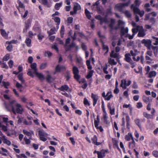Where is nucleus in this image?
I'll return each mask as SVG.
<instances>
[{
  "label": "nucleus",
  "mask_w": 158,
  "mask_h": 158,
  "mask_svg": "<svg viewBox=\"0 0 158 158\" xmlns=\"http://www.w3.org/2000/svg\"><path fill=\"white\" fill-rule=\"evenodd\" d=\"M6 108L8 111H12L15 114L16 113L21 114L23 112L21 105L17 103L15 100L10 101L9 104L6 106Z\"/></svg>",
  "instance_id": "nucleus-1"
},
{
  "label": "nucleus",
  "mask_w": 158,
  "mask_h": 158,
  "mask_svg": "<svg viewBox=\"0 0 158 158\" xmlns=\"http://www.w3.org/2000/svg\"><path fill=\"white\" fill-rule=\"evenodd\" d=\"M141 3V2L139 0H135V5L132 4L131 6V9L133 10L134 14L135 15V19L136 22H137L139 21V18L137 15H139L140 17H142L144 15V11L143 10L141 11L137 7L139 6Z\"/></svg>",
  "instance_id": "nucleus-2"
},
{
  "label": "nucleus",
  "mask_w": 158,
  "mask_h": 158,
  "mask_svg": "<svg viewBox=\"0 0 158 158\" xmlns=\"http://www.w3.org/2000/svg\"><path fill=\"white\" fill-rule=\"evenodd\" d=\"M157 15V13L155 11L146 14L144 20L145 21L149 20L150 23L153 24L156 22V19L154 17L156 16Z\"/></svg>",
  "instance_id": "nucleus-3"
},
{
  "label": "nucleus",
  "mask_w": 158,
  "mask_h": 158,
  "mask_svg": "<svg viewBox=\"0 0 158 158\" xmlns=\"http://www.w3.org/2000/svg\"><path fill=\"white\" fill-rule=\"evenodd\" d=\"M38 134L40 136V139L41 140L44 142L47 140V139L46 137H47L48 134L44 131L43 130H40L39 131Z\"/></svg>",
  "instance_id": "nucleus-4"
},
{
  "label": "nucleus",
  "mask_w": 158,
  "mask_h": 158,
  "mask_svg": "<svg viewBox=\"0 0 158 158\" xmlns=\"http://www.w3.org/2000/svg\"><path fill=\"white\" fill-rule=\"evenodd\" d=\"M121 82L120 86L124 89H126L127 86L129 85L131 83V81L130 80L128 81L127 83V81L125 80H122Z\"/></svg>",
  "instance_id": "nucleus-5"
},
{
  "label": "nucleus",
  "mask_w": 158,
  "mask_h": 158,
  "mask_svg": "<svg viewBox=\"0 0 158 158\" xmlns=\"http://www.w3.org/2000/svg\"><path fill=\"white\" fill-rule=\"evenodd\" d=\"M130 1L129 0L126 3H119L117 4L116 6V7L117 8L119 9L120 11H121L123 8L125 6H128L130 3Z\"/></svg>",
  "instance_id": "nucleus-6"
},
{
  "label": "nucleus",
  "mask_w": 158,
  "mask_h": 158,
  "mask_svg": "<svg viewBox=\"0 0 158 158\" xmlns=\"http://www.w3.org/2000/svg\"><path fill=\"white\" fill-rule=\"evenodd\" d=\"M146 34L143 27L142 26H140L138 31V33L137 35L139 37H144L145 35Z\"/></svg>",
  "instance_id": "nucleus-7"
},
{
  "label": "nucleus",
  "mask_w": 158,
  "mask_h": 158,
  "mask_svg": "<svg viewBox=\"0 0 158 158\" xmlns=\"http://www.w3.org/2000/svg\"><path fill=\"white\" fill-rule=\"evenodd\" d=\"M102 96L105 98V99L106 100L109 101L110 100V98L112 97L113 95L111 94V93H110L109 92H108L106 95H105V92H103V93L102 94Z\"/></svg>",
  "instance_id": "nucleus-8"
},
{
  "label": "nucleus",
  "mask_w": 158,
  "mask_h": 158,
  "mask_svg": "<svg viewBox=\"0 0 158 158\" xmlns=\"http://www.w3.org/2000/svg\"><path fill=\"white\" fill-rule=\"evenodd\" d=\"M110 57L114 58H116V59H120L121 56L118 53H114V51H112L110 55Z\"/></svg>",
  "instance_id": "nucleus-9"
},
{
  "label": "nucleus",
  "mask_w": 158,
  "mask_h": 158,
  "mask_svg": "<svg viewBox=\"0 0 158 158\" xmlns=\"http://www.w3.org/2000/svg\"><path fill=\"white\" fill-rule=\"evenodd\" d=\"M91 97L93 99V105L94 106L96 104L98 100V96L97 95L94 94L92 93L91 94Z\"/></svg>",
  "instance_id": "nucleus-10"
},
{
  "label": "nucleus",
  "mask_w": 158,
  "mask_h": 158,
  "mask_svg": "<svg viewBox=\"0 0 158 158\" xmlns=\"http://www.w3.org/2000/svg\"><path fill=\"white\" fill-rule=\"evenodd\" d=\"M142 44H143L145 46H147L148 45H151L152 41L148 39H143L141 41Z\"/></svg>",
  "instance_id": "nucleus-11"
},
{
  "label": "nucleus",
  "mask_w": 158,
  "mask_h": 158,
  "mask_svg": "<svg viewBox=\"0 0 158 158\" xmlns=\"http://www.w3.org/2000/svg\"><path fill=\"white\" fill-rule=\"evenodd\" d=\"M142 99L144 102L146 103H151L152 100V99H151V98L147 97L145 95L143 96Z\"/></svg>",
  "instance_id": "nucleus-12"
},
{
  "label": "nucleus",
  "mask_w": 158,
  "mask_h": 158,
  "mask_svg": "<svg viewBox=\"0 0 158 158\" xmlns=\"http://www.w3.org/2000/svg\"><path fill=\"white\" fill-rule=\"evenodd\" d=\"M34 73L41 81H43L45 79L44 75L42 73H39L37 72Z\"/></svg>",
  "instance_id": "nucleus-13"
},
{
  "label": "nucleus",
  "mask_w": 158,
  "mask_h": 158,
  "mask_svg": "<svg viewBox=\"0 0 158 158\" xmlns=\"http://www.w3.org/2000/svg\"><path fill=\"white\" fill-rule=\"evenodd\" d=\"M121 36H123L126 33L128 32V29L127 27H121Z\"/></svg>",
  "instance_id": "nucleus-14"
},
{
  "label": "nucleus",
  "mask_w": 158,
  "mask_h": 158,
  "mask_svg": "<svg viewBox=\"0 0 158 158\" xmlns=\"http://www.w3.org/2000/svg\"><path fill=\"white\" fill-rule=\"evenodd\" d=\"M131 56V55L130 53H126L125 55V60L129 63L131 62L132 61L130 57Z\"/></svg>",
  "instance_id": "nucleus-15"
},
{
  "label": "nucleus",
  "mask_w": 158,
  "mask_h": 158,
  "mask_svg": "<svg viewBox=\"0 0 158 158\" xmlns=\"http://www.w3.org/2000/svg\"><path fill=\"white\" fill-rule=\"evenodd\" d=\"M92 140L93 141V143L96 145H99L101 144V143L100 142H97V138L96 135H94L92 138Z\"/></svg>",
  "instance_id": "nucleus-16"
},
{
  "label": "nucleus",
  "mask_w": 158,
  "mask_h": 158,
  "mask_svg": "<svg viewBox=\"0 0 158 158\" xmlns=\"http://www.w3.org/2000/svg\"><path fill=\"white\" fill-rule=\"evenodd\" d=\"M23 133L27 136H29V138L30 139H32V134L34 135V132L33 131H31V132H30L27 130H23Z\"/></svg>",
  "instance_id": "nucleus-17"
},
{
  "label": "nucleus",
  "mask_w": 158,
  "mask_h": 158,
  "mask_svg": "<svg viewBox=\"0 0 158 158\" xmlns=\"http://www.w3.org/2000/svg\"><path fill=\"white\" fill-rule=\"evenodd\" d=\"M81 6L78 3H76L74 6L73 9L74 10H75V12L77 13V11L81 9Z\"/></svg>",
  "instance_id": "nucleus-18"
},
{
  "label": "nucleus",
  "mask_w": 158,
  "mask_h": 158,
  "mask_svg": "<svg viewBox=\"0 0 158 158\" xmlns=\"http://www.w3.org/2000/svg\"><path fill=\"white\" fill-rule=\"evenodd\" d=\"M30 67L33 70L34 73L37 72V64L35 63H31Z\"/></svg>",
  "instance_id": "nucleus-19"
},
{
  "label": "nucleus",
  "mask_w": 158,
  "mask_h": 158,
  "mask_svg": "<svg viewBox=\"0 0 158 158\" xmlns=\"http://www.w3.org/2000/svg\"><path fill=\"white\" fill-rule=\"evenodd\" d=\"M115 23V20L114 19H111L110 20V22L109 26L112 29H114V25Z\"/></svg>",
  "instance_id": "nucleus-20"
},
{
  "label": "nucleus",
  "mask_w": 158,
  "mask_h": 158,
  "mask_svg": "<svg viewBox=\"0 0 158 158\" xmlns=\"http://www.w3.org/2000/svg\"><path fill=\"white\" fill-rule=\"evenodd\" d=\"M69 88V87L67 85H62L60 87L58 88V89L62 91H67Z\"/></svg>",
  "instance_id": "nucleus-21"
},
{
  "label": "nucleus",
  "mask_w": 158,
  "mask_h": 158,
  "mask_svg": "<svg viewBox=\"0 0 158 158\" xmlns=\"http://www.w3.org/2000/svg\"><path fill=\"white\" fill-rule=\"evenodd\" d=\"M135 143L134 138H132V142L129 143V148L130 149L133 148L135 147Z\"/></svg>",
  "instance_id": "nucleus-22"
},
{
  "label": "nucleus",
  "mask_w": 158,
  "mask_h": 158,
  "mask_svg": "<svg viewBox=\"0 0 158 158\" xmlns=\"http://www.w3.org/2000/svg\"><path fill=\"white\" fill-rule=\"evenodd\" d=\"M132 138H133L132 134L130 132H129L128 133L127 135H126L125 137V139L126 140L129 141H130L131 138L132 140Z\"/></svg>",
  "instance_id": "nucleus-23"
},
{
  "label": "nucleus",
  "mask_w": 158,
  "mask_h": 158,
  "mask_svg": "<svg viewBox=\"0 0 158 158\" xmlns=\"http://www.w3.org/2000/svg\"><path fill=\"white\" fill-rule=\"evenodd\" d=\"M140 26L138 25L136 26V28H134L132 29V31L133 32V34L135 35L139 31Z\"/></svg>",
  "instance_id": "nucleus-24"
},
{
  "label": "nucleus",
  "mask_w": 158,
  "mask_h": 158,
  "mask_svg": "<svg viewBox=\"0 0 158 158\" xmlns=\"http://www.w3.org/2000/svg\"><path fill=\"white\" fill-rule=\"evenodd\" d=\"M108 61L109 63L111 65H116L117 63L115 61L114 59H112L111 58H109L108 59Z\"/></svg>",
  "instance_id": "nucleus-25"
},
{
  "label": "nucleus",
  "mask_w": 158,
  "mask_h": 158,
  "mask_svg": "<svg viewBox=\"0 0 158 158\" xmlns=\"http://www.w3.org/2000/svg\"><path fill=\"white\" fill-rule=\"evenodd\" d=\"M2 139L4 140L3 142L4 143H6L8 145H10V142L6 138V136H5L3 135L2 136Z\"/></svg>",
  "instance_id": "nucleus-26"
},
{
  "label": "nucleus",
  "mask_w": 158,
  "mask_h": 158,
  "mask_svg": "<svg viewBox=\"0 0 158 158\" xmlns=\"http://www.w3.org/2000/svg\"><path fill=\"white\" fill-rule=\"evenodd\" d=\"M143 115L147 119L153 118V115L148 114L146 112H144L143 113Z\"/></svg>",
  "instance_id": "nucleus-27"
},
{
  "label": "nucleus",
  "mask_w": 158,
  "mask_h": 158,
  "mask_svg": "<svg viewBox=\"0 0 158 158\" xmlns=\"http://www.w3.org/2000/svg\"><path fill=\"white\" fill-rule=\"evenodd\" d=\"M135 122L136 124L138 126V127L140 128H141V121L139 119H136L135 120Z\"/></svg>",
  "instance_id": "nucleus-28"
},
{
  "label": "nucleus",
  "mask_w": 158,
  "mask_h": 158,
  "mask_svg": "<svg viewBox=\"0 0 158 158\" xmlns=\"http://www.w3.org/2000/svg\"><path fill=\"white\" fill-rule=\"evenodd\" d=\"M73 71L74 74H79V71L78 68L76 66H74L73 68Z\"/></svg>",
  "instance_id": "nucleus-29"
},
{
  "label": "nucleus",
  "mask_w": 158,
  "mask_h": 158,
  "mask_svg": "<svg viewBox=\"0 0 158 158\" xmlns=\"http://www.w3.org/2000/svg\"><path fill=\"white\" fill-rule=\"evenodd\" d=\"M125 24V23L121 20H119L118 21V27H120V28L121 27H124Z\"/></svg>",
  "instance_id": "nucleus-30"
},
{
  "label": "nucleus",
  "mask_w": 158,
  "mask_h": 158,
  "mask_svg": "<svg viewBox=\"0 0 158 158\" xmlns=\"http://www.w3.org/2000/svg\"><path fill=\"white\" fill-rule=\"evenodd\" d=\"M18 78L19 79V80L21 81L23 83H24L25 81L23 77V74L22 73L19 74L18 76Z\"/></svg>",
  "instance_id": "nucleus-31"
},
{
  "label": "nucleus",
  "mask_w": 158,
  "mask_h": 158,
  "mask_svg": "<svg viewBox=\"0 0 158 158\" xmlns=\"http://www.w3.org/2000/svg\"><path fill=\"white\" fill-rule=\"evenodd\" d=\"M94 71L93 70H90L89 72L88 75L86 76V77L87 79L90 78L93 76Z\"/></svg>",
  "instance_id": "nucleus-32"
},
{
  "label": "nucleus",
  "mask_w": 158,
  "mask_h": 158,
  "mask_svg": "<svg viewBox=\"0 0 158 158\" xmlns=\"http://www.w3.org/2000/svg\"><path fill=\"white\" fill-rule=\"evenodd\" d=\"M62 5V2H60L59 3H56L55 5V7L56 10H58L59 9L60 7Z\"/></svg>",
  "instance_id": "nucleus-33"
},
{
  "label": "nucleus",
  "mask_w": 158,
  "mask_h": 158,
  "mask_svg": "<svg viewBox=\"0 0 158 158\" xmlns=\"http://www.w3.org/2000/svg\"><path fill=\"white\" fill-rule=\"evenodd\" d=\"M156 75V73L155 71H152L149 72L148 77L151 78L153 77H155Z\"/></svg>",
  "instance_id": "nucleus-34"
},
{
  "label": "nucleus",
  "mask_w": 158,
  "mask_h": 158,
  "mask_svg": "<svg viewBox=\"0 0 158 158\" xmlns=\"http://www.w3.org/2000/svg\"><path fill=\"white\" fill-rule=\"evenodd\" d=\"M98 158H102L105 156V152H98Z\"/></svg>",
  "instance_id": "nucleus-35"
},
{
  "label": "nucleus",
  "mask_w": 158,
  "mask_h": 158,
  "mask_svg": "<svg viewBox=\"0 0 158 158\" xmlns=\"http://www.w3.org/2000/svg\"><path fill=\"white\" fill-rule=\"evenodd\" d=\"M25 42L27 46L31 47V40L29 38L25 40Z\"/></svg>",
  "instance_id": "nucleus-36"
},
{
  "label": "nucleus",
  "mask_w": 158,
  "mask_h": 158,
  "mask_svg": "<svg viewBox=\"0 0 158 158\" xmlns=\"http://www.w3.org/2000/svg\"><path fill=\"white\" fill-rule=\"evenodd\" d=\"M85 13L87 18L89 19H90L91 16L89 12L87 9H85Z\"/></svg>",
  "instance_id": "nucleus-37"
},
{
  "label": "nucleus",
  "mask_w": 158,
  "mask_h": 158,
  "mask_svg": "<svg viewBox=\"0 0 158 158\" xmlns=\"http://www.w3.org/2000/svg\"><path fill=\"white\" fill-rule=\"evenodd\" d=\"M64 32V27L63 25H62L61 28V30L60 31L61 36L63 38Z\"/></svg>",
  "instance_id": "nucleus-38"
},
{
  "label": "nucleus",
  "mask_w": 158,
  "mask_h": 158,
  "mask_svg": "<svg viewBox=\"0 0 158 158\" xmlns=\"http://www.w3.org/2000/svg\"><path fill=\"white\" fill-rule=\"evenodd\" d=\"M30 25V23L29 22V20H28L27 22L25 23V29L23 30L24 32L25 31V30H26V31H27V29L29 28Z\"/></svg>",
  "instance_id": "nucleus-39"
},
{
  "label": "nucleus",
  "mask_w": 158,
  "mask_h": 158,
  "mask_svg": "<svg viewBox=\"0 0 158 158\" xmlns=\"http://www.w3.org/2000/svg\"><path fill=\"white\" fill-rule=\"evenodd\" d=\"M55 28H52L49 31H48L49 36L55 33Z\"/></svg>",
  "instance_id": "nucleus-40"
},
{
  "label": "nucleus",
  "mask_w": 158,
  "mask_h": 158,
  "mask_svg": "<svg viewBox=\"0 0 158 158\" xmlns=\"http://www.w3.org/2000/svg\"><path fill=\"white\" fill-rule=\"evenodd\" d=\"M0 31L1 34L2 36L5 37L7 36V35L4 30L3 29H1L0 30Z\"/></svg>",
  "instance_id": "nucleus-41"
},
{
  "label": "nucleus",
  "mask_w": 158,
  "mask_h": 158,
  "mask_svg": "<svg viewBox=\"0 0 158 158\" xmlns=\"http://www.w3.org/2000/svg\"><path fill=\"white\" fill-rule=\"evenodd\" d=\"M124 14L125 15V16L127 18H130L131 17V14L130 11L126 10L124 12Z\"/></svg>",
  "instance_id": "nucleus-42"
},
{
  "label": "nucleus",
  "mask_w": 158,
  "mask_h": 158,
  "mask_svg": "<svg viewBox=\"0 0 158 158\" xmlns=\"http://www.w3.org/2000/svg\"><path fill=\"white\" fill-rule=\"evenodd\" d=\"M47 63H44L41 64L40 67V68L41 70L45 69L47 66Z\"/></svg>",
  "instance_id": "nucleus-43"
},
{
  "label": "nucleus",
  "mask_w": 158,
  "mask_h": 158,
  "mask_svg": "<svg viewBox=\"0 0 158 158\" xmlns=\"http://www.w3.org/2000/svg\"><path fill=\"white\" fill-rule=\"evenodd\" d=\"M1 149L2 150V152H2L0 151V153L2 154L4 156H7V154L6 153L8 152V151L6 149L4 148H1Z\"/></svg>",
  "instance_id": "nucleus-44"
},
{
  "label": "nucleus",
  "mask_w": 158,
  "mask_h": 158,
  "mask_svg": "<svg viewBox=\"0 0 158 158\" xmlns=\"http://www.w3.org/2000/svg\"><path fill=\"white\" fill-rule=\"evenodd\" d=\"M23 123L26 125H30L32 124V121H27V120L25 119H24L23 120Z\"/></svg>",
  "instance_id": "nucleus-45"
},
{
  "label": "nucleus",
  "mask_w": 158,
  "mask_h": 158,
  "mask_svg": "<svg viewBox=\"0 0 158 158\" xmlns=\"http://www.w3.org/2000/svg\"><path fill=\"white\" fill-rule=\"evenodd\" d=\"M10 58V55L9 54H7L3 58V60L6 61Z\"/></svg>",
  "instance_id": "nucleus-46"
},
{
  "label": "nucleus",
  "mask_w": 158,
  "mask_h": 158,
  "mask_svg": "<svg viewBox=\"0 0 158 158\" xmlns=\"http://www.w3.org/2000/svg\"><path fill=\"white\" fill-rule=\"evenodd\" d=\"M3 85L6 89L8 88V86L10 85L9 82H6L5 81H3L2 82Z\"/></svg>",
  "instance_id": "nucleus-47"
},
{
  "label": "nucleus",
  "mask_w": 158,
  "mask_h": 158,
  "mask_svg": "<svg viewBox=\"0 0 158 158\" xmlns=\"http://www.w3.org/2000/svg\"><path fill=\"white\" fill-rule=\"evenodd\" d=\"M52 77L51 75L49 74H48L47 75V77H46V81H47L49 83H50L51 82V79Z\"/></svg>",
  "instance_id": "nucleus-48"
},
{
  "label": "nucleus",
  "mask_w": 158,
  "mask_h": 158,
  "mask_svg": "<svg viewBox=\"0 0 158 158\" xmlns=\"http://www.w3.org/2000/svg\"><path fill=\"white\" fill-rule=\"evenodd\" d=\"M102 49L104 50H109V48L106 45L104 44V43L102 42Z\"/></svg>",
  "instance_id": "nucleus-49"
},
{
  "label": "nucleus",
  "mask_w": 158,
  "mask_h": 158,
  "mask_svg": "<svg viewBox=\"0 0 158 158\" xmlns=\"http://www.w3.org/2000/svg\"><path fill=\"white\" fill-rule=\"evenodd\" d=\"M52 55V53L49 51H48L45 52V56H48L49 57L51 56Z\"/></svg>",
  "instance_id": "nucleus-50"
},
{
  "label": "nucleus",
  "mask_w": 158,
  "mask_h": 158,
  "mask_svg": "<svg viewBox=\"0 0 158 158\" xmlns=\"http://www.w3.org/2000/svg\"><path fill=\"white\" fill-rule=\"evenodd\" d=\"M84 103L85 105H88V106H89L90 105L88 100L86 98H84Z\"/></svg>",
  "instance_id": "nucleus-51"
},
{
  "label": "nucleus",
  "mask_w": 158,
  "mask_h": 158,
  "mask_svg": "<svg viewBox=\"0 0 158 158\" xmlns=\"http://www.w3.org/2000/svg\"><path fill=\"white\" fill-rule=\"evenodd\" d=\"M152 155L156 157H158V151L155 150L152 152Z\"/></svg>",
  "instance_id": "nucleus-52"
},
{
  "label": "nucleus",
  "mask_w": 158,
  "mask_h": 158,
  "mask_svg": "<svg viewBox=\"0 0 158 158\" xmlns=\"http://www.w3.org/2000/svg\"><path fill=\"white\" fill-rule=\"evenodd\" d=\"M55 21L57 23V24L59 25L60 22V19L59 17H55L54 19Z\"/></svg>",
  "instance_id": "nucleus-53"
},
{
  "label": "nucleus",
  "mask_w": 158,
  "mask_h": 158,
  "mask_svg": "<svg viewBox=\"0 0 158 158\" xmlns=\"http://www.w3.org/2000/svg\"><path fill=\"white\" fill-rule=\"evenodd\" d=\"M55 70L56 72H60L61 70L60 66L59 65H57L55 68Z\"/></svg>",
  "instance_id": "nucleus-54"
},
{
  "label": "nucleus",
  "mask_w": 158,
  "mask_h": 158,
  "mask_svg": "<svg viewBox=\"0 0 158 158\" xmlns=\"http://www.w3.org/2000/svg\"><path fill=\"white\" fill-rule=\"evenodd\" d=\"M6 48L7 50L9 52H10L12 51V45H9Z\"/></svg>",
  "instance_id": "nucleus-55"
},
{
  "label": "nucleus",
  "mask_w": 158,
  "mask_h": 158,
  "mask_svg": "<svg viewBox=\"0 0 158 158\" xmlns=\"http://www.w3.org/2000/svg\"><path fill=\"white\" fill-rule=\"evenodd\" d=\"M27 75L30 77H34V75L33 74L32 72L31 71V69H28V72L27 73Z\"/></svg>",
  "instance_id": "nucleus-56"
},
{
  "label": "nucleus",
  "mask_w": 158,
  "mask_h": 158,
  "mask_svg": "<svg viewBox=\"0 0 158 158\" xmlns=\"http://www.w3.org/2000/svg\"><path fill=\"white\" fill-rule=\"evenodd\" d=\"M67 75L66 76V80L68 81L71 77V75L70 72L68 71L66 72Z\"/></svg>",
  "instance_id": "nucleus-57"
},
{
  "label": "nucleus",
  "mask_w": 158,
  "mask_h": 158,
  "mask_svg": "<svg viewBox=\"0 0 158 158\" xmlns=\"http://www.w3.org/2000/svg\"><path fill=\"white\" fill-rule=\"evenodd\" d=\"M132 87L135 89H136L138 88V86L137 83L135 81H134L133 84L132 85Z\"/></svg>",
  "instance_id": "nucleus-58"
},
{
  "label": "nucleus",
  "mask_w": 158,
  "mask_h": 158,
  "mask_svg": "<svg viewBox=\"0 0 158 158\" xmlns=\"http://www.w3.org/2000/svg\"><path fill=\"white\" fill-rule=\"evenodd\" d=\"M16 156L18 158H21L22 157L26 158L27 156L24 154H21L19 155H17Z\"/></svg>",
  "instance_id": "nucleus-59"
},
{
  "label": "nucleus",
  "mask_w": 158,
  "mask_h": 158,
  "mask_svg": "<svg viewBox=\"0 0 158 158\" xmlns=\"http://www.w3.org/2000/svg\"><path fill=\"white\" fill-rule=\"evenodd\" d=\"M143 105L142 103L141 102H137L136 105V107L138 108H140L142 107Z\"/></svg>",
  "instance_id": "nucleus-60"
},
{
  "label": "nucleus",
  "mask_w": 158,
  "mask_h": 158,
  "mask_svg": "<svg viewBox=\"0 0 158 158\" xmlns=\"http://www.w3.org/2000/svg\"><path fill=\"white\" fill-rule=\"evenodd\" d=\"M13 61L12 60H10L8 62V64H9V67L10 68H11L12 67V66L13 64Z\"/></svg>",
  "instance_id": "nucleus-61"
},
{
  "label": "nucleus",
  "mask_w": 158,
  "mask_h": 158,
  "mask_svg": "<svg viewBox=\"0 0 158 158\" xmlns=\"http://www.w3.org/2000/svg\"><path fill=\"white\" fill-rule=\"evenodd\" d=\"M64 47L65 48L66 51H68L70 50L72 48L70 45H67V46Z\"/></svg>",
  "instance_id": "nucleus-62"
},
{
  "label": "nucleus",
  "mask_w": 158,
  "mask_h": 158,
  "mask_svg": "<svg viewBox=\"0 0 158 158\" xmlns=\"http://www.w3.org/2000/svg\"><path fill=\"white\" fill-rule=\"evenodd\" d=\"M73 18L72 17H69L68 18L67 21L69 23H71L73 21Z\"/></svg>",
  "instance_id": "nucleus-63"
},
{
  "label": "nucleus",
  "mask_w": 158,
  "mask_h": 158,
  "mask_svg": "<svg viewBox=\"0 0 158 158\" xmlns=\"http://www.w3.org/2000/svg\"><path fill=\"white\" fill-rule=\"evenodd\" d=\"M106 13L108 15L112 13L111 8V7H110L109 8L107 9L106 11Z\"/></svg>",
  "instance_id": "nucleus-64"
}]
</instances>
